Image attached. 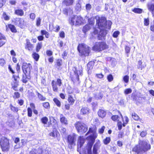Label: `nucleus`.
<instances>
[{
  "mask_svg": "<svg viewBox=\"0 0 154 154\" xmlns=\"http://www.w3.org/2000/svg\"><path fill=\"white\" fill-rule=\"evenodd\" d=\"M97 24H98L100 31L98 34V37L99 39L102 40L107 33L106 29H110L111 28L112 22L110 21L108 22L106 18L103 17H100L99 16L96 17Z\"/></svg>",
  "mask_w": 154,
  "mask_h": 154,
  "instance_id": "1",
  "label": "nucleus"
},
{
  "mask_svg": "<svg viewBox=\"0 0 154 154\" xmlns=\"http://www.w3.org/2000/svg\"><path fill=\"white\" fill-rule=\"evenodd\" d=\"M96 129L95 127L90 128L87 134L91 133V134L87 138L88 140L87 145L85 147V154H92L91 148L94 142L95 139L97 138V134L96 133Z\"/></svg>",
  "mask_w": 154,
  "mask_h": 154,
  "instance_id": "2",
  "label": "nucleus"
},
{
  "mask_svg": "<svg viewBox=\"0 0 154 154\" xmlns=\"http://www.w3.org/2000/svg\"><path fill=\"white\" fill-rule=\"evenodd\" d=\"M151 146L148 144V141L140 140L139 144L134 147L133 151L137 154H142L143 153L150 149Z\"/></svg>",
  "mask_w": 154,
  "mask_h": 154,
  "instance_id": "3",
  "label": "nucleus"
},
{
  "mask_svg": "<svg viewBox=\"0 0 154 154\" xmlns=\"http://www.w3.org/2000/svg\"><path fill=\"white\" fill-rule=\"evenodd\" d=\"M78 50L81 56H87L90 52V48L87 45L84 44H79L78 46Z\"/></svg>",
  "mask_w": 154,
  "mask_h": 154,
  "instance_id": "4",
  "label": "nucleus"
},
{
  "mask_svg": "<svg viewBox=\"0 0 154 154\" xmlns=\"http://www.w3.org/2000/svg\"><path fill=\"white\" fill-rule=\"evenodd\" d=\"M69 23L72 25H79L83 23V19L80 16L76 15L72 17L70 19Z\"/></svg>",
  "mask_w": 154,
  "mask_h": 154,
  "instance_id": "5",
  "label": "nucleus"
},
{
  "mask_svg": "<svg viewBox=\"0 0 154 154\" xmlns=\"http://www.w3.org/2000/svg\"><path fill=\"white\" fill-rule=\"evenodd\" d=\"M0 144L3 151H7L9 147L8 140L5 137H2L0 141Z\"/></svg>",
  "mask_w": 154,
  "mask_h": 154,
  "instance_id": "6",
  "label": "nucleus"
},
{
  "mask_svg": "<svg viewBox=\"0 0 154 154\" xmlns=\"http://www.w3.org/2000/svg\"><path fill=\"white\" fill-rule=\"evenodd\" d=\"M75 126L78 132L85 133L88 130V127L84 123L77 122L75 124Z\"/></svg>",
  "mask_w": 154,
  "mask_h": 154,
  "instance_id": "7",
  "label": "nucleus"
},
{
  "mask_svg": "<svg viewBox=\"0 0 154 154\" xmlns=\"http://www.w3.org/2000/svg\"><path fill=\"white\" fill-rule=\"evenodd\" d=\"M108 47L107 45L103 42H97L93 48V50L95 51H101Z\"/></svg>",
  "mask_w": 154,
  "mask_h": 154,
  "instance_id": "8",
  "label": "nucleus"
},
{
  "mask_svg": "<svg viewBox=\"0 0 154 154\" xmlns=\"http://www.w3.org/2000/svg\"><path fill=\"white\" fill-rule=\"evenodd\" d=\"M32 66L29 63H23L22 66V69L24 74L30 75Z\"/></svg>",
  "mask_w": 154,
  "mask_h": 154,
  "instance_id": "9",
  "label": "nucleus"
},
{
  "mask_svg": "<svg viewBox=\"0 0 154 154\" xmlns=\"http://www.w3.org/2000/svg\"><path fill=\"white\" fill-rule=\"evenodd\" d=\"M76 135L74 134L69 135L67 138L68 143L70 145L74 144L76 140Z\"/></svg>",
  "mask_w": 154,
  "mask_h": 154,
  "instance_id": "10",
  "label": "nucleus"
},
{
  "mask_svg": "<svg viewBox=\"0 0 154 154\" xmlns=\"http://www.w3.org/2000/svg\"><path fill=\"white\" fill-rule=\"evenodd\" d=\"M16 21L19 26L21 28H24L26 25V22L21 18H17Z\"/></svg>",
  "mask_w": 154,
  "mask_h": 154,
  "instance_id": "11",
  "label": "nucleus"
},
{
  "mask_svg": "<svg viewBox=\"0 0 154 154\" xmlns=\"http://www.w3.org/2000/svg\"><path fill=\"white\" fill-rule=\"evenodd\" d=\"M100 146V142L99 140H98L94 146L93 149V154H97V151L99 149Z\"/></svg>",
  "mask_w": 154,
  "mask_h": 154,
  "instance_id": "12",
  "label": "nucleus"
},
{
  "mask_svg": "<svg viewBox=\"0 0 154 154\" xmlns=\"http://www.w3.org/2000/svg\"><path fill=\"white\" fill-rule=\"evenodd\" d=\"M26 43L25 45V49H27L29 51H31L32 50L33 48V45L29 42L28 39H26Z\"/></svg>",
  "mask_w": 154,
  "mask_h": 154,
  "instance_id": "13",
  "label": "nucleus"
},
{
  "mask_svg": "<svg viewBox=\"0 0 154 154\" xmlns=\"http://www.w3.org/2000/svg\"><path fill=\"white\" fill-rule=\"evenodd\" d=\"M89 112V108L86 107H83L80 110V113L81 114H87Z\"/></svg>",
  "mask_w": 154,
  "mask_h": 154,
  "instance_id": "14",
  "label": "nucleus"
},
{
  "mask_svg": "<svg viewBox=\"0 0 154 154\" xmlns=\"http://www.w3.org/2000/svg\"><path fill=\"white\" fill-rule=\"evenodd\" d=\"M147 7L149 10L151 12L154 17V4L149 3L147 5Z\"/></svg>",
  "mask_w": 154,
  "mask_h": 154,
  "instance_id": "15",
  "label": "nucleus"
},
{
  "mask_svg": "<svg viewBox=\"0 0 154 154\" xmlns=\"http://www.w3.org/2000/svg\"><path fill=\"white\" fill-rule=\"evenodd\" d=\"M98 114L100 117L103 118L105 116L106 112L104 110L100 109L98 112Z\"/></svg>",
  "mask_w": 154,
  "mask_h": 154,
  "instance_id": "16",
  "label": "nucleus"
},
{
  "mask_svg": "<svg viewBox=\"0 0 154 154\" xmlns=\"http://www.w3.org/2000/svg\"><path fill=\"white\" fill-rule=\"evenodd\" d=\"M60 121L61 123L63 124L67 125L68 124L67 119L62 114L60 115Z\"/></svg>",
  "mask_w": 154,
  "mask_h": 154,
  "instance_id": "17",
  "label": "nucleus"
},
{
  "mask_svg": "<svg viewBox=\"0 0 154 154\" xmlns=\"http://www.w3.org/2000/svg\"><path fill=\"white\" fill-rule=\"evenodd\" d=\"M85 139L82 137H80L78 140V147H81L85 142Z\"/></svg>",
  "mask_w": 154,
  "mask_h": 154,
  "instance_id": "18",
  "label": "nucleus"
},
{
  "mask_svg": "<svg viewBox=\"0 0 154 154\" xmlns=\"http://www.w3.org/2000/svg\"><path fill=\"white\" fill-rule=\"evenodd\" d=\"M59 134L56 129H54L52 132L50 134V135L53 137H58L59 135Z\"/></svg>",
  "mask_w": 154,
  "mask_h": 154,
  "instance_id": "19",
  "label": "nucleus"
},
{
  "mask_svg": "<svg viewBox=\"0 0 154 154\" xmlns=\"http://www.w3.org/2000/svg\"><path fill=\"white\" fill-rule=\"evenodd\" d=\"M51 85L53 91L55 92H57L58 90V86L57 85L56 83L55 82V81L54 80L52 81Z\"/></svg>",
  "mask_w": 154,
  "mask_h": 154,
  "instance_id": "20",
  "label": "nucleus"
},
{
  "mask_svg": "<svg viewBox=\"0 0 154 154\" xmlns=\"http://www.w3.org/2000/svg\"><path fill=\"white\" fill-rule=\"evenodd\" d=\"M120 116L121 117V120H122L123 121V123L122 124L123 126H125V125L128 123L129 119L127 116H125L124 117V119H125V120H124L123 119L122 116L121 114H120Z\"/></svg>",
  "mask_w": 154,
  "mask_h": 154,
  "instance_id": "21",
  "label": "nucleus"
},
{
  "mask_svg": "<svg viewBox=\"0 0 154 154\" xmlns=\"http://www.w3.org/2000/svg\"><path fill=\"white\" fill-rule=\"evenodd\" d=\"M74 0H63V4L66 6H69L72 5Z\"/></svg>",
  "mask_w": 154,
  "mask_h": 154,
  "instance_id": "22",
  "label": "nucleus"
},
{
  "mask_svg": "<svg viewBox=\"0 0 154 154\" xmlns=\"http://www.w3.org/2000/svg\"><path fill=\"white\" fill-rule=\"evenodd\" d=\"M24 74V75H23L22 80L23 83H26L27 82L28 79L29 78V75Z\"/></svg>",
  "mask_w": 154,
  "mask_h": 154,
  "instance_id": "23",
  "label": "nucleus"
},
{
  "mask_svg": "<svg viewBox=\"0 0 154 154\" xmlns=\"http://www.w3.org/2000/svg\"><path fill=\"white\" fill-rule=\"evenodd\" d=\"M15 14L20 16H22L24 14V12L22 9H17L15 11Z\"/></svg>",
  "mask_w": 154,
  "mask_h": 154,
  "instance_id": "24",
  "label": "nucleus"
},
{
  "mask_svg": "<svg viewBox=\"0 0 154 154\" xmlns=\"http://www.w3.org/2000/svg\"><path fill=\"white\" fill-rule=\"evenodd\" d=\"M91 28V26L90 25H86L83 27L82 29L83 31L85 33L88 31Z\"/></svg>",
  "mask_w": 154,
  "mask_h": 154,
  "instance_id": "25",
  "label": "nucleus"
},
{
  "mask_svg": "<svg viewBox=\"0 0 154 154\" xmlns=\"http://www.w3.org/2000/svg\"><path fill=\"white\" fill-rule=\"evenodd\" d=\"M32 57L36 61H38L39 58V54L35 52H33L32 54Z\"/></svg>",
  "mask_w": 154,
  "mask_h": 154,
  "instance_id": "26",
  "label": "nucleus"
},
{
  "mask_svg": "<svg viewBox=\"0 0 154 154\" xmlns=\"http://www.w3.org/2000/svg\"><path fill=\"white\" fill-rule=\"evenodd\" d=\"M8 27L12 32H17V30H16V27L14 25L11 24H10L8 25Z\"/></svg>",
  "mask_w": 154,
  "mask_h": 154,
  "instance_id": "27",
  "label": "nucleus"
},
{
  "mask_svg": "<svg viewBox=\"0 0 154 154\" xmlns=\"http://www.w3.org/2000/svg\"><path fill=\"white\" fill-rule=\"evenodd\" d=\"M42 149L38 148L37 150H35L31 152V154H41Z\"/></svg>",
  "mask_w": 154,
  "mask_h": 154,
  "instance_id": "28",
  "label": "nucleus"
},
{
  "mask_svg": "<svg viewBox=\"0 0 154 154\" xmlns=\"http://www.w3.org/2000/svg\"><path fill=\"white\" fill-rule=\"evenodd\" d=\"M68 101L69 103H70V104L72 105L74 103L75 100L71 95H69L68 97Z\"/></svg>",
  "mask_w": 154,
  "mask_h": 154,
  "instance_id": "29",
  "label": "nucleus"
},
{
  "mask_svg": "<svg viewBox=\"0 0 154 154\" xmlns=\"http://www.w3.org/2000/svg\"><path fill=\"white\" fill-rule=\"evenodd\" d=\"M132 11L136 13L141 14L142 13L143 10L140 8H134L132 10Z\"/></svg>",
  "mask_w": 154,
  "mask_h": 154,
  "instance_id": "30",
  "label": "nucleus"
},
{
  "mask_svg": "<svg viewBox=\"0 0 154 154\" xmlns=\"http://www.w3.org/2000/svg\"><path fill=\"white\" fill-rule=\"evenodd\" d=\"M111 119L114 121H118V122H119V121L120 120V119H121V117H120L119 116H118L115 115V116H112L111 117Z\"/></svg>",
  "mask_w": 154,
  "mask_h": 154,
  "instance_id": "31",
  "label": "nucleus"
},
{
  "mask_svg": "<svg viewBox=\"0 0 154 154\" xmlns=\"http://www.w3.org/2000/svg\"><path fill=\"white\" fill-rule=\"evenodd\" d=\"M41 33L42 35H45V37L46 38H49V34L46 31L44 30H42L41 31Z\"/></svg>",
  "mask_w": 154,
  "mask_h": 154,
  "instance_id": "32",
  "label": "nucleus"
},
{
  "mask_svg": "<svg viewBox=\"0 0 154 154\" xmlns=\"http://www.w3.org/2000/svg\"><path fill=\"white\" fill-rule=\"evenodd\" d=\"M53 101L58 107H60L61 106V103L60 101L56 98H54L53 99Z\"/></svg>",
  "mask_w": 154,
  "mask_h": 154,
  "instance_id": "33",
  "label": "nucleus"
},
{
  "mask_svg": "<svg viewBox=\"0 0 154 154\" xmlns=\"http://www.w3.org/2000/svg\"><path fill=\"white\" fill-rule=\"evenodd\" d=\"M88 22H89V24L88 25H90L91 26V27H92L94 23V19L93 18H90L88 20Z\"/></svg>",
  "mask_w": 154,
  "mask_h": 154,
  "instance_id": "34",
  "label": "nucleus"
},
{
  "mask_svg": "<svg viewBox=\"0 0 154 154\" xmlns=\"http://www.w3.org/2000/svg\"><path fill=\"white\" fill-rule=\"evenodd\" d=\"M144 25L148 26L149 23V20L148 17L147 18H144Z\"/></svg>",
  "mask_w": 154,
  "mask_h": 154,
  "instance_id": "35",
  "label": "nucleus"
},
{
  "mask_svg": "<svg viewBox=\"0 0 154 154\" xmlns=\"http://www.w3.org/2000/svg\"><path fill=\"white\" fill-rule=\"evenodd\" d=\"M37 96L39 98V99L42 101H44L45 100L46 98L45 97H44L42 95L40 94L38 92H37Z\"/></svg>",
  "mask_w": 154,
  "mask_h": 154,
  "instance_id": "36",
  "label": "nucleus"
},
{
  "mask_svg": "<svg viewBox=\"0 0 154 154\" xmlns=\"http://www.w3.org/2000/svg\"><path fill=\"white\" fill-rule=\"evenodd\" d=\"M133 118L135 120L138 121L139 119V116L135 113H133L132 115Z\"/></svg>",
  "mask_w": 154,
  "mask_h": 154,
  "instance_id": "37",
  "label": "nucleus"
},
{
  "mask_svg": "<svg viewBox=\"0 0 154 154\" xmlns=\"http://www.w3.org/2000/svg\"><path fill=\"white\" fill-rule=\"evenodd\" d=\"M42 47V43H38L36 45V51L37 52H38L39 51L40 49Z\"/></svg>",
  "mask_w": 154,
  "mask_h": 154,
  "instance_id": "38",
  "label": "nucleus"
},
{
  "mask_svg": "<svg viewBox=\"0 0 154 154\" xmlns=\"http://www.w3.org/2000/svg\"><path fill=\"white\" fill-rule=\"evenodd\" d=\"M41 19L40 17H38L36 20V25L38 26H40L41 22Z\"/></svg>",
  "mask_w": 154,
  "mask_h": 154,
  "instance_id": "39",
  "label": "nucleus"
},
{
  "mask_svg": "<svg viewBox=\"0 0 154 154\" xmlns=\"http://www.w3.org/2000/svg\"><path fill=\"white\" fill-rule=\"evenodd\" d=\"M48 121V118L46 117H45L42 118L41 119V121L45 125L47 124Z\"/></svg>",
  "mask_w": 154,
  "mask_h": 154,
  "instance_id": "40",
  "label": "nucleus"
},
{
  "mask_svg": "<svg viewBox=\"0 0 154 154\" xmlns=\"http://www.w3.org/2000/svg\"><path fill=\"white\" fill-rule=\"evenodd\" d=\"M110 141V138L109 137H106L104 140L103 143L106 145L109 143Z\"/></svg>",
  "mask_w": 154,
  "mask_h": 154,
  "instance_id": "41",
  "label": "nucleus"
},
{
  "mask_svg": "<svg viewBox=\"0 0 154 154\" xmlns=\"http://www.w3.org/2000/svg\"><path fill=\"white\" fill-rule=\"evenodd\" d=\"M132 90L131 88H127L125 90L124 93L125 94H128L131 93Z\"/></svg>",
  "mask_w": 154,
  "mask_h": 154,
  "instance_id": "42",
  "label": "nucleus"
},
{
  "mask_svg": "<svg viewBox=\"0 0 154 154\" xmlns=\"http://www.w3.org/2000/svg\"><path fill=\"white\" fill-rule=\"evenodd\" d=\"M3 17L4 19L6 20H8L10 19V17L7 15L5 13L3 14Z\"/></svg>",
  "mask_w": 154,
  "mask_h": 154,
  "instance_id": "43",
  "label": "nucleus"
},
{
  "mask_svg": "<svg viewBox=\"0 0 154 154\" xmlns=\"http://www.w3.org/2000/svg\"><path fill=\"white\" fill-rule=\"evenodd\" d=\"M55 82L56 83L57 85L59 86H60L62 84L61 80L59 79H57V81H55Z\"/></svg>",
  "mask_w": 154,
  "mask_h": 154,
  "instance_id": "44",
  "label": "nucleus"
},
{
  "mask_svg": "<svg viewBox=\"0 0 154 154\" xmlns=\"http://www.w3.org/2000/svg\"><path fill=\"white\" fill-rule=\"evenodd\" d=\"M43 106L44 108L46 109H49L50 108V105L48 102L43 103Z\"/></svg>",
  "mask_w": 154,
  "mask_h": 154,
  "instance_id": "45",
  "label": "nucleus"
},
{
  "mask_svg": "<svg viewBox=\"0 0 154 154\" xmlns=\"http://www.w3.org/2000/svg\"><path fill=\"white\" fill-rule=\"evenodd\" d=\"M129 76L128 75H125L123 78V81L126 83L128 82L129 79Z\"/></svg>",
  "mask_w": 154,
  "mask_h": 154,
  "instance_id": "46",
  "label": "nucleus"
},
{
  "mask_svg": "<svg viewBox=\"0 0 154 154\" xmlns=\"http://www.w3.org/2000/svg\"><path fill=\"white\" fill-rule=\"evenodd\" d=\"M120 34V32L118 31L114 32L112 35L113 36L114 38H117Z\"/></svg>",
  "mask_w": 154,
  "mask_h": 154,
  "instance_id": "47",
  "label": "nucleus"
},
{
  "mask_svg": "<svg viewBox=\"0 0 154 154\" xmlns=\"http://www.w3.org/2000/svg\"><path fill=\"white\" fill-rule=\"evenodd\" d=\"M28 115L29 117H31L32 116V111L31 108H29L27 109Z\"/></svg>",
  "mask_w": 154,
  "mask_h": 154,
  "instance_id": "48",
  "label": "nucleus"
},
{
  "mask_svg": "<svg viewBox=\"0 0 154 154\" xmlns=\"http://www.w3.org/2000/svg\"><path fill=\"white\" fill-rule=\"evenodd\" d=\"M13 97L14 98H18L20 97V94L18 92H15Z\"/></svg>",
  "mask_w": 154,
  "mask_h": 154,
  "instance_id": "49",
  "label": "nucleus"
},
{
  "mask_svg": "<svg viewBox=\"0 0 154 154\" xmlns=\"http://www.w3.org/2000/svg\"><path fill=\"white\" fill-rule=\"evenodd\" d=\"M122 125H123L120 120L119 121V122H118L117 125L118 129L119 130H120L122 129Z\"/></svg>",
  "mask_w": 154,
  "mask_h": 154,
  "instance_id": "50",
  "label": "nucleus"
},
{
  "mask_svg": "<svg viewBox=\"0 0 154 154\" xmlns=\"http://www.w3.org/2000/svg\"><path fill=\"white\" fill-rule=\"evenodd\" d=\"M60 29L59 26L57 25L54 27L53 30L56 32H58Z\"/></svg>",
  "mask_w": 154,
  "mask_h": 154,
  "instance_id": "51",
  "label": "nucleus"
},
{
  "mask_svg": "<svg viewBox=\"0 0 154 154\" xmlns=\"http://www.w3.org/2000/svg\"><path fill=\"white\" fill-rule=\"evenodd\" d=\"M6 0H0V8H2L5 4Z\"/></svg>",
  "mask_w": 154,
  "mask_h": 154,
  "instance_id": "52",
  "label": "nucleus"
},
{
  "mask_svg": "<svg viewBox=\"0 0 154 154\" xmlns=\"http://www.w3.org/2000/svg\"><path fill=\"white\" fill-rule=\"evenodd\" d=\"M11 110L14 112H17L18 110V108L17 107H16L14 106L11 105Z\"/></svg>",
  "mask_w": 154,
  "mask_h": 154,
  "instance_id": "53",
  "label": "nucleus"
},
{
  "mask_svg": "<svg viewBox=\"0 0 154 154\" xmlns=\"http://www.w3.org/2000/svg\"><path fill=\"white\" fill-rule=\"evenodd\" d=\"M35 17V15L34 13H32L30 14V18L32 20H34Z\"/></svg>",
  "mask_w": 154,
  "mask_h": 154,
  "instance_id": "54",
  "label": "nucleus"
},
{
  "mask_svg": "<svg viewBox=\"0 0 154 154\" xmlns=\"http://www.w3.org/2000/svg\"><path fill=\"white\" fill-rule=\"evenodd\" d=\"M105 128L104 126H102L101 128H100L99 129V132L101 134L103 133L104 131Z\"/></svg>",
  "mask_w": 154,
  "mask_h": 154,
  "instance_id": "55",
  "label": "nucleus"
},
{
  "mask_svg": "<svg viewBox=\"0 0 154 154\" xmlns=\"http://www.w3.org/2000/svg\"><path fill=\"white\" fill-rule=\"evenodd\" d=\"M107 79L109 82L112 81L113 79V77L112 75H109L107 76Z\"/></svg>",
  "mask_w": 154,
  "mask_h": 154,
  "instance_id": "56",
  "label": "nucleus"
},
{
  "mask_svg": "<svg viewBox=\"0 0 154 154\" xmlns=\"http://www.w3.org/2000/svg\"><path fill=\"white\" fill-rule=\"evenodd\" d=\"M147 134V132L146 131H143L140 133V136L142 137H144Z\"/></svg>",
  "mask_w": 154,
  "mask_h": 154,
  "instance_id": "57",
  "label": "nucleus"
},
{
  "mask_svg": "<svg viewBox=\"0 0 154 154\" xmlns=\"http://www.w3.org/2000/svg\"><path fill=\"white\" fill-rule=\"evenodd\" d=\"M46 53L47 55L48 56H51L53 54L52 52L50 50H48L46 51Z\"/></svg>",
  "mask_w": 154,
  "mask_h": 154,
  "instance_id": "58",
  "label": "nucleus"
},
{
  "mask_svg": "<svg viewBox=\"0 0 154 154\" xmlns=\"http://www.w3.org/2000/svg\"><path fill=\"white\" fill-rule=\"evenodd\" d=\"M5 63V61L4 59H0V64L1 66H4Z\"/></svg>",
  "mask_w": 154,
  "mask_h": 154,
  "instance_id": "59",
  "label": "nucleus"
},
{
  "mask_svg": "<svg viewBox=\"0 0 154 154\" xmlns=\"http://www.w3.org/2000/svg\"><path fill=\"white\" fill-rule=\"evenodd\" d=\"M6 39L5 37L4 36V35L0 32V40H6Z\"/></svg>",
  "mask_w": 154,
  "mask_h": 154,
  "instance_id": "60",
  "label": "nucleus"
},
{
  "mask_svg": "<svg viewBox=\"0 0 154 154\" xmlns=\"http://www.w3.org/2000/svg\"><path fill=\"white\" fill-rule=\"evenodd\" d=\"M96 77L99 79H102L103 77V75L101 73H99L96 75Z\"/></svg>",
  "mask_w": 154,
  "mask_h": 154,
  "instance_id": "61",
  "label": "nucleus"
},
{
  "mask_svg": "<svg viewBox=\"0 0 154 154\" xmlns=\"http://www.w3.org/2000/svg\"><path fill=\"white\" fill-rule=\"evenodd\" d=\"M103 96V94L101 92H100L98 94L97 97L98 99H100L102 98Z\"/></svg>",
  "mask_w": 154,
  "mask_h": 154,
  "instance_id": "62",
  "label": "nucleus"
},
{
  "mask_svg": "<svg viewBox=\"0 0 154 154\" xmlns=\"http://www.w3.org/2000/svg\"><path fill=\"white\" fill-rule=\"evenodd\" d=\"M86 9L87 10H90L91 8V5L90 4H87L86 5Z\"/></svg>",
  "mask_w": 154,
  "mask_h": 154,
  "instance_id": "63",
  "label": "nucleus"
},
{
  "mask_svg": "<svg viewBox=\"0 0 154 154\" xmlns=\"http://www.w3.org/2000/svg\"><path fill=\"white\" fill-rule=\"evenodd\" d=\"M41 154H49V151L48 149L45 150L44 151L42 150Z\"/></svg>",
  "mask_w": 154,
  "mask_h": 154,
  "instance_id": "64",
  "label": "nucleus"
}]
</instances>
